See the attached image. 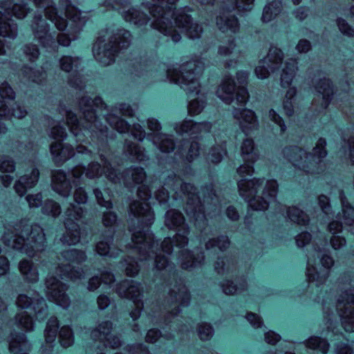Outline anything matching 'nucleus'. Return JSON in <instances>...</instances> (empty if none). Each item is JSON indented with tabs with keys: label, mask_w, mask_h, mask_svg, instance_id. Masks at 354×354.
I'll use <instances>...</instances> for the list:
<instances>
[{
	"label": "nucleus",
	"mask_w": 354,
	"mask_h": 354,
	"mask_svg": "<svg viewBox=\"0 0 354 354\" xmlns=\"http://www.w3.org/2000/svg\"><path fill=\"white\" fill-rule=\"evenodd\" d=\"M81 60L78 57L63 55L59 60V66L62 71L71 73L68 77V84L74 88L82 89L84 87L83 77L77 72Z\"/></svg>",
	"instance_id": "20"
},
{
	"label": "nucleus",
	"mask_w": 354,
	"mask_h": 354,
	"mask_svg": "<svg viewBox=\"0 0 354 354\" xmlns=\"http://www.w3.org/2000/svg\"><path fill=\"white\" fill-rule=\"evenodd\" d=\"M133 110L129 104L122 103L115 106L111 113L106 115V120L110 126L120 133H125L130 129L129 124L123 119L120 118L117 113L126 116H133Z\"/></svg>",
	"instance_id": "21"
},
{
	"label": "nucleus",
	"mask_w": 354,
	"mask_h": 354,
	"mask_svg": "<svg viewBox=\"0 0 354 354\" xmlns=\"http://www.w3.org/2000/svg\"><path fill=\"white\" fill-rule=\"evenodd\" d=\"M315 89L318 93V97L322 98L319 111L327 109L330 104L334 94V89L332 82L329 79L323 78L315 85Z\"/></svg>",
	"instance_id": "35"
},
{
	"label": "nucleus",
	"mask_w": 354,
	"mask_h": 354,
	"mask_svg": "<svg viewBox=\"0 0 354 354\" xmlns=\"http://www.w3.org/2000/svg\"><path fill=\"white\" fill-rule=\"evenodd\" d=\"M113 242V234L111 233L109 236H103L101 240L96 243L95 250L100 256L116 258L121 250L118 248H112L111 245Z\"/></svg>",
	"instance_id": "36"
},
{
	"label": "nucleus",
	"mask_w": 354,
	"mask_h": 354,
	"mask_svg": "<svg viewBox=\"0 0 354 354\" xmlns=\"http://www.w3.org/2000/svg\"><path fill=\"white\" fill-rule=\"evenodd\" d=\"M60 6L64 7L66 16L76 24L77 31H80L86 20L82 12L71 5L68 0H59Z\"/></svg>",
	"instance_id": "41"
},
{
	"label": "nucleus",
	"mask_w": 354,
	"mask_h": 354,
	"mask_svg": "<svg viewBox=\"0 0 354 354\" xmlns=\"http://www.w3.org/2000/svg\"><path fill=\"white\" fill-rule=\"evenodd\" d=\"M176 3L171 9V16H169L171 24H169V32L164 34L165 36L171 37L174 43L178 42L181 39V35L176 31L173 26L172 19H174L176 25L185 32L186 35L192 39H198L201 37L203 32V28L201 25L196 21H194L192 17L187 13L186 8L178 10L174 12Z\"/></svg>",
	"instance_id": "11"
},
{
	"label": "nucleus",
	"mask_w": 354,
	"mask_h": 354,
	"mask_svg": "<svg viewBox=\"0 0 354 354\" xmlns=\"http://www.w3.org/2000/svg\"><path fill=\"white\" fill-rule=\"evenodd\" d=\"M84 209L72 203L64 212V225L65 233L60 239L64 244L68 245H75L80 240V228L78 222L84 216Z\"/></svg>",
	"instance_id": "14"
},
{
	"label": "nucleus",
	"mask_w": 354,
	"mask_h": 354,
	"mask_svg": "<svg viewBox=\"0 0 354 354\" xmlns=\"http://www.w3.org/2000/svg\"><path fill=\"white\" fill-rule=\"evenodd\" d=\"M326 146V139L320 138L312 153H308L297 146H290L283 149V154L299 171L306 174H319L326 168L323 162V159L327 156Z\"/></svg>",
	"instance_id": "9"
},
{
	"label": "nucleus",
	"mask_w": 354,
	"mask_h": 354,
	"mask_svg": "<svg viewBox=\"0 0 354 354\" xmlns=\"http://www.w3.org/2000/svg\"><path fill=\"white\" fill-rule=\"evenodd\" d=\"M298 70L297 62L295 59L286 61L280 76V85L282 88H290Z\"/></svg>",
	"instance_id": "39"
},
{
	"label": "nucleus",
	"mask_w": 354,
	"mask_h": 354,
	"mask_svg": "<svg viewBox=\"0 0 354 354\" xmlns=\"http://www.w3.org/2000/svg\"><path fill=\"white\" fill-rule=\"evenodd\" d=\"M254 164L246 162L240 165L236 172L242 178L237 182L239 195L248 202L254 210L264 211L271 202L275 201L278 191V184L274 180L254 178L250 180L245 177L251 176L254 172Z\"/></svg>",
	"instance_id": "3"
},
{
	"label": "nucleus",
	"mask_w": 354,
	"mask_h": 354,
	"mask_svg": "<svg viewBox=\"0 0 354 354\" xmlns=\"http://www.w3.org/2000/svg\"><path fill=\"white\" fill-rule=\"evenodd\" d=\"M163 69L166 71L165 79L180 85L189 95V97L198 95L197 98L190 100L187 109L189 115L199 114L205 105V97L203 95L200 94L199 83V78L204 69V63L201 60H192L181 66H172L167 68L164 67Z\"/></svg>",
	"instance_id": "4"
},
{
	"label": "nucleus",
	"mask_w": 354,
	"mask_h": 354,
	"mask_svg": "<svg viewBox=\"0 0 354 354\" xmlns=\"http://www.w3.org/2000/svg\"><path fill=\"white\" fill-rule=\"evenodd\" d=\"M23 52L30 62H35L37 59L40 54L38 46L32 43L26 44L23 48Z\"/></svg>",
	"instance_id": "64"
},
{
	"label": "nucleus",
	"mask_w": 354,
	"mask_h": 354,
	"mask_svg": "<svg viewBox=\"0 0 354 354\" xmlns=\"http://www.w3.org/2000/svg\"><path fill=\"white\" fill-rule=\"evenodd\" d=\"M178 0H152L153 3L146 2L141 4L142 7L146 8L151 17L153 21L151 26L164 34L169 32V16H171V9Z\"/></svg>",
	"instance_id": "13"
},
{
	"label": "nucleus",
	"mask_w": 354,
	"mask_h": 354,
	"mask_svg": "<svg viewBox=\"0 0 354 354\" xmlns=\"http://www.w3.org/2000/svg\"><path fill=\"white\" fill-rule=\"evenodd\" d=\"M221 287L225 295H230L243 290L246 287V282L243 279L241 282L239 283V286H237L232 281L225 280L222 283Z\"/></svg>",
	"instance_id": "59"
},
{
	"label": "nucleus",
	"mask_w": 354,
	"mask_h": 354,
	"mask_svg": "<svg viewBox=\"0 0 354 354\" xmlns=\"http://www.w3.org/2000/svg\"><path fill=\"white\" fill-rule=\"evenodd\" d=\"M15 303L21 309L28 308L32 305L36 318L39 321L44 320L48 315V306L43 297L32 298L26 294H19Z\"/></svg>",
	"instance_id": "24"
},
{
	"label": "nucleus",
	"mask_w": 354,
	"mask_h": 354,
	"mask_svg": "<svg viewBox=\"0 0 354 354\" xmlns=\"http://www.w3.org/2000/svg\"><path fill=\"white\" fill-rule=\"evenodd\" d=\"M171 189L175 192L174 198L183 200L186 198L185 210L187 216L193 220L195 226L201 230L207 225L205 208L216 210L218 207V199L212 184L201 189L203 202L201 196L196 194V188L189 183H183L182 180L174 173L169 174L165 178L164 186L154 191L156 200L160 204H164L169 198L168 190L165 187Z\"/></svg>",
	"instance_id": "2"
},
{
	"label": "nucleus",
	"mask_w": 354,
	"mask_h": 354,
	"mask_svg": "<svg viewBox=\"0 0 354 354\" xmlns=\"http://www.w3.org/2000/svg\"><path fill=\"white\" fill-rule=\"evenodd\" d=\"M230 245L228 238L225 236H221L217 239H212L205 243L206 250L213 249L214 251L218 250L220 251L225 250Z\"/></svg>",
	"instance_id": "54"
},
{
	"label": "nucleus",
	"mask_w": 354,
	"mask_h": 354,
	"mask_svg": "<svg viewBox=\"0 0 354 354\" xmlns=\"http://www.w3.org/2000/svg\"><path fill=\"white\" fill-rule=\"evenodd\" d=\"M62 257L67 261L81 264L84 262L86 259L85 252L77 249H71L63 251Z\"/></svg>",
	"instance_id": "50"
},
{
	"label": "nucleus",
	"mask_w": 354,
	"mask_h": 354,
	"mask_svg": "<svg viewBox=\"0 0 354 354\" xmlns=\"http://www.w3.org/2000/svg\"><path fill=\"white\" fill-rule=\"evenodd\" d=\"M98 153L103 167L97 162L89 163L86 168L81 165L74 167L71 170V174L74 178L73 183L75 185L77 184L84 172L86 177L89 179L100 178L104 174L106 178L112 183H118L122 181L126 186L130 185L132 183L140 184L145 179L146 174L143 168L130 167L120 174L111 167L109 160L100 150Z\"/></svg>",
	"instance_id": "7"
},
{
	"label": "nucleus",
	"mask_w": 354,
	"mask_h": 354,
	"mask_svg": "<svg viewBox=\"0 0 354 354\" xmlns=\"http://www.w3.org/2000/svg\"><path fill=\"white\" fill-rule=\"evenodd\" d=\"M105 104L100 97L93 100L84 96L79 102V108L82 113L83 119L79 121L71 111H66V124L71 133L76 138L77 142L84 141L85 133L93 137H97L102 141L107 138V127L103 126L97 120L95 108L102 109Z\"/></svg>",
	"instance_id": "5"
},
{
	"label": "nucleus",
	"mask_w": 354,
	"mask_h": 354,
	"mask_svg": "<svg viewBox=\"0 0 354 354\" xmlns=\"http://www.w3.org/2000/svg\"><path fill=\"white\" fill-rule=\"evenodd\" d=\"M279 212H283L286 211V214L289 219L297 223L299 225H305L309 221L308 216L302 210L295 206L286 207L284 205H280L279 206Z\"/></svg>",
	"instance_id": "44"
},
{
	"label": "nucleus",
	"mask_w": 354,
	"mask_h": 354,
	"mask_svg": "<svg viewBox=\"0 0 354 354\" xmlns=\"http://www.w3.org/2000/svg\"><path fill=\"white\" fill-rule=\"evenodd\" d=\"M2 240L6 245L29 257H34L46 247L42 227L37 224L30 225L26 220H21L13 226H6Z\"/></svg>",
	"instance_id": "6"
},
{
	"label": "nucleus",
	"mask_w": 354,
	"mask_h": 354,
	"mask_svg": "<svg viewBox=\"0 0 354 354\" xmlns=\"http://www.w3.org/2000/svg\"><path fill=\"white\" fill-rule=\"evenodd\" d=\"M226 152L225 143L223 142L211 148L207 158L212 163L217 164L222 160L223 156L226 154Z\"/></svg>",
	"instance_id": "57"
},
{
	"label": "nucleus",
	"mask_w": 354,
	"mask_h": 354,
	"mask_svg": "<svg viewBox=\"0 0 354 354\" xmlns=\"http://www.w3.org/2000/svg\"><path fill=\"white\" fill-rule=\"evenodd\" d=\"M232 113L233 118L239 122L240 129L245 135L258 129L259 121L252 110L233 107Z\"/></svg>",
	"instance_id": "22"
},
{
	"label": "nucleus",
	"mask_w": 354,
	"mask_h": 354,
	"mask_svg": "<svg viewBox=\"0 0 354 354\" xmlns=\"http://www.w3.org/2000/svg\"><path fill=\"white\" fill-rule=\"evenodd\" d=\"M153 185L151 188L146 185L139 187L138 196L140 201H135L129 205L130 213L145 227H148L154 221V214L147 201L151 197Z\"/></svg>",
	"instance_id": "15"
},
{
	"label": "nucleus",
	"mask_w": 354,
	"mask_h": 354,
	"mask_svg": "<svg viewBox=\"0 0 354 354\" xmlns=\"http://www.w3.org/2000/svg\"><path fill=\"white\" fill-rule=\"evenodd\" d=\"M21 74L24 78L36 83H40L46 78V73L39 70H33L27 66L21 70Z\"/></svg>",
	"instance_id": "58"
},
{
	"label": "nucleus",
	"mask_w": 354,
	"mask_h": 354,
	"mask_svg": "<svg viewBox=\"0 0 354 354\" xmlns=\"http://www.w3.org/2000/svg\"><path fill=\"white\" fill-rule=\"evenodd\" d=\"M297 94V88L295 86L290 87L286 91L283 102V109L288 116H292L294 113V106L292 100Z\"/></svg>",
	"instance_id": "53"
},
{
	"label": "nucleus",
	"mask_w": 354,
	"mask_h": 354,
	"mask_svg": "<svg viewBox=\"0 0 354 354\" xmlns=\"http://www.w3.org/2000/svg\"><path fill=\"white\" fill-rule=\"evenodd\" d=\"M131 41L130 31L124 28L103 30L100 32L93 47L95 59L102 66H109L114 62L120 50L127 48Z\"/></svg>",
	"instance_id": "8"
},
{
	"label": "nucleus",
	"mask_w": 354,
	"mask_h": 354,
	"mask_svg": "<svg viewBox=\"0 0 354 354\" xmlns=\"http://www.w3.org/2000/svg\"><path fill=\"white\" fill-rule=\"evenodd\" d=\"M282 5L281 1L275 0L268 3L263 10L261 20L268 23L274 19L281 12Z\"/></svg>",
	"instance_id": "48"
},
{
	"label": "nucleus",
	"mask_w": 354,
	"mask_h": 354,
	"mask_svg": "<svg viewBox=\"0 0 354 354\" xmlns=\"http://www.w3.org/2000/svg\"><path fill=\"white\" fill-rule=\"evenodd\" d=\"M0 35L14 39L18 35V28L14 20L10 17L24 19L30 12L26 3H13L12 0L0 1Z\"/></svg>",
	"instance_id": "10"
},
{
	"label": "nucleus",
	"mask_w": 354,
	"mask_h": 354,
	"mask_svg": "<svg viewBox=\"0 0 354 354\" xmlns=\"http://www.w3.org/2000/svg\"><path fill=\"white\" fill-rule=\"evenodd\" d=\"M115 292L120 297L130 299L140 306L142 288L140 283L125 279L116 285Z\"/></svg>",
	"instance_id": "25"
},
{
	"label": "nucleus",
	"mask_w": 354,
	"mask_h": 354,
	"mask_svg": "<svg viewBox=\"0 0 354 354\" xmlns=\"http://www.w3.org/2000/svg\"><path fill=\"white\" fill-rule=\"evenodd\" d=\"M165 225L170 230H177V233L172 239L170 237L165 238L160 245L154 240L153 234L148 228L145 230L143 227L137 230L131 227L130 231L133 232L131 239L133 248L139 254L140 261L154 259L156 270L162 272L161 277L164 283L169 286L167 308L165 306L164 311L152 310L148 315L151 324L167 326L172 322L171 319L180 312L178 306L176 305L187 306L189 303L190 295L185 286L177 281L178 272L175 266L169 263L167 259L161 255L160 252L171 254L174 243L179 248L186 246L189 227L185 223L183 214L175 209H171L165 213Z\"/></svg>",
	"instance_id": "1"
},
{
	"label": "nucleus",
	"mask_w": 354,
	"mask_h": 354,
	"mask_svg": "<svg viewBox=\"0 0 354 354\" xmlns=\"http://www.w3.org/2000/svg\"><path fill=\"white\" fill-rule=\"evenodd\" d=\"M344 145L342 149L345 152L348 153V158L350 160L351 165H354V137L350 136L346 138L345 136L342 137Z\"/></svg>",
	"instance_id": "63"
},
{
	"label": "nucleus",
	"mask_w": 354,
	"mask_h": 354,
	"mask_svg": "<svg viewBox=\"0 0 354 354\" xmlns=\"http://www.w3.org/2000/svg\"><path fill=\"white\" fill-rule=\"evenodd\" d=\"M59 342L64 348L71 346L74 343V335L71 328L63 326L59 332Z\"/></svg>",
	"instance_id": "52"
},
{
	"label": "nucleus",
	"mask_w": 354,
	"mask_h": 354,
	"mask_svg": "<svg viewBox=\"0 0 354 354\" xmlns=\"http://www.w3.org/2000/svg\"><path fill=\"white\" fill-rule=\"evenodd\" d=\"M19 270L27 283H35L39 280V272L37 266L28 259H22L18 265Z\"/></svg>",
	"instance_id": "37"
},
{
	"label": "nucleus",
	"mask_w": 354,
	"mask_h": 354,
	"mask_svg": "<svg viewBox=\"0 0 354 354\" xmlns=\"http://www.w3.org/2000/svg\"><path fill=\"white\" fill-rule=\"evenodd\" d=\"M49 136L54 140H57V141L62 142L67 138V132L64 126L57 123L50 128Z\"/></svg>",
	"instance_id": "61"
},
{
	"label": "nucleus",
	"mask_w": 354,
	"mask_h": 354,
	"mask_svg": "<svg viewBox=\"0 0 354 354\" xmlns=\"http://www.w3.org/2000/svg\"><path fill=\"white\" fill-rule=\"evenodd\" d=\"M42 213L54 218L58 217L62 212L60 205L52 199L45 201L42 207Z\"/></svg>",
	"instance_id": "56"
},
{
	"label": "nucleus",
	"mask_w": 354,
	"mask_h": 354,
	"mask_svg": "<svg viewBox=\"0 0 354 354\" xmlns=\"http://www.w3.org/2000/svg\"><path fill=\"white\" fill-rule=\"evenodd\" d=\"M122 263V266L125 268L126 274L128 276L133 277L138 273L139 266L133 258L128 257Z\"/></svg>",
	"instance_id": "62"
},
{
	"label": "nucleus",
	"mask_w": 354,
	"mask_h": 354,
	"mask_svg": "<svg viewBox=\"0 0 354 354\" xmlns=\"http://www.w3.org/2000/svg\"><path fill=\"white\" fill-rule=\"evenodd\" d=\"M241 154L244 162H254L259 158V153L254 147V143L252 139L245 138L243 140L241 146Z\"/></svg>",
	"instance_id": "43"
},
{
	"label": "nucleus",
	"mask_w": 354,
	"mask_h": 354,
	"mask_svg": "<svg viewBox=\"0 0 354 354\" xmlns=\"http://www.w3.org/2000/svg\"><path fill=\"white\" fill-rule=\"evenodd\" d=\"M223 3L224 9L227 10H234L239 12L250 11L254 6V0H219Z\"/></svg>",
	"instance_id": "46"
},
{
	"label": "nucleus",
	"mask_w": 354,
	"mask_h": 354,
	"mask_svg": "<svg viewBox=\"0 0 354 354\" xmlns=\"http://www.w3.org/2000/svg\"><path fill=\"white\" fill-rule=\"evenodd\" d=\"M334 261L328 254L315 248L313 253L308 254L306 276L309 283L316 286L323 284L329 275V269L333 266Z\"/></svg>",
	"instance_id": "12"
},
{
	"label": "nucleus",
	"mask_w": 354,
	"mask_h": 354,
	"mask_svg": "<svg viewBox=\"0 0 354 354\" xmlns=\"http://www.w3.org/2000/svg\"><path fill=\"white\" fill-rule=\"evenodd\" d=\"M203 252L194 254L187 249L181 250L179 252L178 261L183 270H191L201 266L204 261Z\"/></svg>",
	"instance_id": "31"
},
{
	"label": "nucleus",
	"mask_w": 354,
	"mask_h": 354,
	"mask_svg": "<svg viewBox=\"0 0 354 354\" xmlns=\"http://www.w3.org/2000/svg\"><path fill=\"white\" fill-rule=\"evenodd\" d=\"M216 93L227 104H230L235 99L238 104L244 106L249 98L247 88L244 86H239L236 89L234 81L230 75L225 76Z\"/></svg>",
	"instance_id": "16"
},
{
	"label": "nucleus",
	"mask_w": 354,
	"mask_h": 354,
	"mask_svg": "<svg viewBox=\"0 0 354 354\" xmlns=\"http://www.w3.org/2000/svg\"><path fill=\"white\" fill-rule=\"evenodd\" d=\"M233 10H227L221 3V14L216 19V26L223 32L236 33L239 30V24L234 15L229 13Z\"/></svg>",
	"instance_id": "32"
},
{
	"label": "nucleus",
	"mask_w": 354,
	"mask_h": 354,
	"mask_svg": "<svg viewBox=\"0 0 354 354\" xmlns=\"http://www.w3.org/2000/svg\"><path fill=\"white\" fill-rule=\"evenodd\" d=\"M50 152L57 166L62 165L75 155L73 146L61 141H54L50 145Z\"/></svg>",
	"instance_id": "27"
},
{
	"label": "nucleus",
	"mask_w": 354,
	"mask_h": 354,
	"mask_svg": "<svg viewBox=\"0 0 354 354\" xmlns=\"http://www.w3.org/2000/svg\"><path fill=\"white\" fill-rule=\"evenodd\" d=\"M39 176V171L37 168H33L30 174L21 176L15 183V192L19 196L25 195L28 189H31L36 185Z\"/></svg>",
	"instance_id": "34"
},
{
	"label": "nucleus",
	"mask_w": 354,
	"mask_h": 354,
	"mask_svg": "<svg viewBox=\"0 0 354 354\" xmlns=\"http://www.w3.org/2000/svg\"><path fill=\"white\" fill-rule=\"evenodd\" d=\"M113 324L110 321H104L91 333V337L95 340L106 342V345L111 348H118L121 345V341L118 336L113 335L111 333Z\"/></svg>",
	"instance_id": "26"
},
{
	"label": "nucleus",
	"mask_w": 354,
	"mask_h": 354,
	"mask_svg": "<svg viewBox=\"0 0 354 354\" xmlns=\"http://www.w3.org/2000/svg\"><path fill=\"white\" fill-rule=\"evenodd\" d=\"M123 19L136 28L146 26L149 20V15L141 10L140 7H131L122 12Z\"/></svg>",
	"instance_id": "33"
},
{
	"label": "nucleus",
	"mask_w": 354,
	"mask_h": 354,
	"mask_svg": "<svg viewBox=\"0 0 354 354\" xmlns=\"http://www.w3.org/2000/svg\"><path fill=\"white\" fill-rule=\"evenodd\" d=\"M15 323L17 327L27 331H32L34 328L32 318L26 312L17 313L15 317Z\"/></svg>",
	"instance_id": "51"
},
{
	"label": "nucleus",
	"mask_w": 354,
	"mask_h": 354,
	"mask_svg": "<svg viewBox=\"0 0 354 354\" xmlns=\"http://www.w3.org/2000/svg\"><path fill=\"white\" fill-rule=\"evenodd\" d=\"M58 328L59 321L57 318L55 316L50 317L44 331V343L41 348L43 353H48L53 351L57 337Z\"/></svg>",
	"instance_id": "29"
},
{
	"label": "nucleus",
	"mask_w": 354,
	"mask_h": 354,
	"mask_svg": "<svg viewBox=\"0 0 354 354\" xmlns=\"http://www.w3.org/2000/svg\"><path fill=\"white\" fill-rule=\"evenodd\" d=\"M147 138L152 140L153 144L156 146L162 152L169 153L175 147L173 136L163 133H149Z\"/></svg>",
	"instance_id": "40"
},
{
	"label": "nucleus",
	"mask_w": 354,
	"mask_h": 354,
	"mask_svg": "<svg viewBox=\"0 0 354 354\" xmlns=\"http://www.w3.org/2000/svg\"><path fill=\"white\" fill-rule=\"evenodd\" d=\"M46 295L49 301L63 308H67L71 300L66 293L68 286L54 277H48L46 280Z\"/></svg>",
	"instance_id": "19"
},
{
	"label": "nucleus",
	"mask_w": 354,
	"mask_h": 354,
	"mask_svg": "<svg viewBox=\"0 0 354 354\" xmlns=\"http://www.w3.org/2000/svg\"><path fill=\"white\" fill-rule=\"evenodd\" d=\"M51 187L55 192L64 198H67L70 196L72 189L71 180L66 173L62 169L53 171Z\"/></svg>",
	"instance_id": "28"
},
{
	"label": "nucleus",
	"mask_w": 354,
	"mask_h": 354,
	"mask_svg": "<svg viewBox=\"0 0 354 354\" xmlns=\"http://www.w3.org/2000/svg\"><path fill=\"white\" fill-rule=\"evenodd\" d=\"M37 8L44 10L46 19L50 20L59 31H64L67 27V19L58 14L53 0H31Z\"/></svg>",
	"instance_id": "23"
},
{
	"label": "nucleus",
	"mask_w": 354,
	"mask_h": 354,
	"mask_svg": "<svg viewBox=\"0 0 354 354\" xmlns=\"http://www.w3.org/2000/svg\"><path fill=\"white\" fill-rule=\"evenodd\" d=\"M124 151L134 160L142 161L147 157L143 148L130 141H126Z\"/></svg>",
	"instance_id": "49"
},
{
	"label": "nucleus",
	"mask_w": 354,
	"mask_h": 354,
	"mask_svg": "<svg viewBox=\"0 0 354 354\" xmlns=\"http://www.w3.org/2000/svg\"><path fill=\"white\" fill-rule=\"evenodd\" d=\"M211 128L212 124L209 122L196 123L192 120H185L176 124L174 129L178 134L187 133L193 137H197L200 133L209 132Z\"/></svg>",
	"instance_id": "30"
},
{
	"label": "nucleus",
	"mask_w": 354,
	"mask_h": 354,
	"mask_svg": "<svg viewBox=\"0 0 354 354\" xmlns=\"http://www.w3.org/2000/svg\"><path fill=\"white\" fill-rule=\"evenodd\" d=\"M27 115L26 110L18 104H15L12 110L8 109V104L4 100H0V118L3 119H10L12 116L21 119Z\"/></svg>",
	"instance_id": "42"
},
{
	"label": "nucleus",
	"mask_w": 354,
	"mask_h": 354,
	"mask_svg": "<svg viewBox=\"0 0 354 354\" xmlns=\"http://www.w3.org/2000/svg\"><path fill=\"white\" fill-rule=\"evenodd\" d=\"M31 345L24 333L12 334L9 350L12 354H28Z\"/></svg>",
	"instance_id": "38"
},
{
	"label": "nucleus",
	"mask_w": 354,
	"mask_h": 354,
	"mask_svg": "<svg viewBox=\"0 0 354 354\" xmlns=\"http://www.w3.org/2000/svg\"><path fill=\"white\" fill-rule=\"evenodd\" d=\"M283 59V53L275 46H271L263 59L260 60L255 68V74L259 79L268 77L270 73H274L281 66Z\"/></svg>",
	"instance_id": "18"
},
{
	"label": "nucleus",
	"mask_w": 354,
	"mask_h": 354,
	"mask_svg": "<svg viewBox=\"0 0 354 354\" xmlns=\"http://www.w3.org/2000/svg\"><path fill=\"white\" fill-rule=\"evenodd\" d=\"M305 344L308 348L319 350L323 354H326L329 348L327 341L318 337H310Z\"/></svg>",
	"instance_id": "55"
},
{
	"label": "nucleus",
	"mask_w": 354,
	"mask_h": 354,
	"mask_svg": "<svg viewBox=\"0 0 354 354\" xmlns=\"http://www.w3.org/2000/svg\"><path fill=\"white\" fill-rule=\"evenodd\" d=\"M339 198L342 204V219L345 225H353L354 224V207L348 203L342 191L339 193Z\"/></svg>",
	"instance_id": "47"
},
{
	"label": "nucleus",
	"mask_w": 354,
	"mask_h": 354,
	"mask_svg": "<svg viewBox=\"0 0 354 354\" xmlns=\"http://www.w3.org/2000/svg\"><path fill=\"white\" fill-rule=\"evenodd\" d=\"M31 30L34 38L40 45L47 49L57 50L55 41V32H50V25L41 15H35L31 24Z\"/></svg>",
	"instance_id": "17"
},
{
	"label": "nucleus",
	"mask_w": 354,
	"mask_h": 354,
	"mask_svg": "<svg viewBox=\"0 0 354 354\" xmlns=\"http://www.w3.org/2000/svg\"><path fill=\"white\" fill-rule=\"evenodd\" d=\"M234 268V263L232 259H220L215 263L214 269L218 274L230 273Z\"/></svg>",
	"instance_id": "60"
},
{
	"label": "nucleus",
	"mask_w": 354,
	"mask_h": 354,
	"mask_svg": "<svg viewBox=\"0 0 354 354\" xmlns=\"http://www.w3.org/2000/svg\"><path fill=\"white\" fill-rule=\"evenodd\" d=\"M56 273L62 279L76 280L82 279L84 272L82 268H75L71 264L59 265L56 270Z\"/></svg>",
	"instance_id": "45"
}]
</instances>
